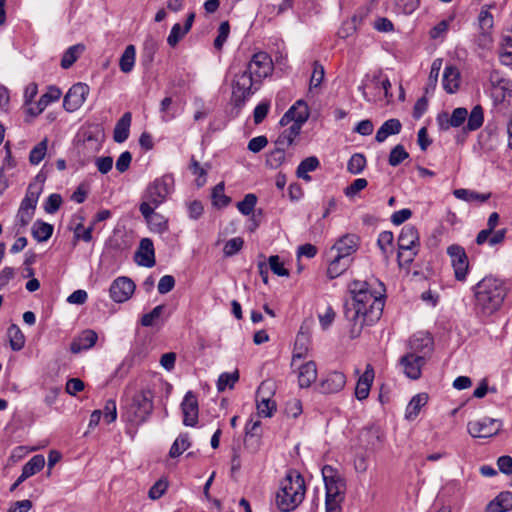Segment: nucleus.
Segmentation results:
<instances>
[{
	"instance_id": "f257e3e1",
	"label": "nucleus",
	"mask_w": 512,
	"mask_h": 512,
	"mask_svg": "<svg viewBox=\"0 0 512 512\" xmlns=\"http://www.w3.org/2000/svg\"><path fill=\"white\" fill-rule=\"evenodd\" d=\"M351 300L345 303L344 314L352 323V334H360L364 326L373 325L383 312L384 299L370 291L369 285L364 281H353L349 286Z\"/></svg>"
},
{
	"instance_id": "f03ea898",
	"label": "nucleus",
	"mask_w": 512,
	"mask_h": 512,
	"mask_svg": "<svg viewBox=\"0 0 512 512\" xmlns=\"http://www.w3.org/2000/svg\"><path fill=\"white\" fill-rule=\"evenodd\" d=\"M474 310L481 318H488L501 309L507 296V287L502 279L485 276L472 287Z\"/></svg>"
},
{
	"instance_id": "7ed1b4c3",
	"label": "nucleus",
	"mask_w": 512,
	"mask_h": 512,
	"mask_svg": "<svg viewBox=\"0 0 512 512\" xmlns=\"http://www.w3.org/2000/svg\"><path fill=\"white\" fill-rule=\"evenodd\" d=\"M305 493L303 476L296 470H289L279 483L275 505L281 512L293 511L303 502Z\"/></svg>"
},
{
	"instance_id": "20e7f679",
	"label": "nucleus",
	"mask_w": 512,
	"mask_h": 512,
	"mask_svg": "<svg viewBox=\"0 0 512 512\" xmlns=\"http://www.w3.org/2000/svg\"><path fill=\"white\" fill-rule=\"evenodd\" d=\"M322 476L326 490V512H341V503L344 500L346 490L344 479L329 465L323 467Z\"/></svg>"
},
{
	"instance_id": "39448f33",
	"label": "nucleus",
	"mask_w": 512,
	"mask_h": 512,
	"mask_svg": "<svg viewBox=\"0 0 512 512\" xmlns=\"http://www.w3.org/2000/svg\"><path fill=\"white\" fill-rule=\"evenodd\" d=\"M153 398L154 395L150 389H142L136 393L122 413L123 419L136 427L146 422L153 411Z\"/></svg>"
},
{
	"instance_id": "423d86ee",
	"label": "nucleus",
	"mask_w": 512,
	"mask_h": 512,
	"mask_svg": "<svg viewBox=\"0 0 512 512\" xmlns=\"http://www.w3.org/2000/svg\"><path fill=\"white\" fill-rule=\"evenodd\" d=\"M175 181L171 174H164L149 183L142 195L140 205L159 207L165 203L174 191Z\"/></svg>"
},
{
	"instance_id": "0eeeda50",
	"label": "nucleus",
	"mask_w": 512,
	"mask_h": 512,
	"mask_svg": "<svg viewBox=\"0 0 512 512\" xmlns=\"http://www.w3.org/2000/svg\"><path fill=\"white\" fill-rule=\"evenodd\" d=\"M261 82L255 79L245 68L234 74L231 101L237 108H242L246 101L259 90Z\"/></svg>"
},
{
	"instance_id": "6e6552de",
	"label": "nucleus",
	"mask_w": 512,
	"mask_h": 512,
	"mask_svg": "<svg viewBox=\"0 0 512 512\" xmlns=\"http://www.w3.org/2000/svg\"><path fill=\"white\" fill-rule=\"evenodd\" d=\"M398 263L409 266L415 259L420 248L419 233L415 226L405 225L398 236Z\"/></svg>"
},
{
	"instance_id": "1a4fd4ad",
	"label": "nucleus",
	"mask_w": 512,
	"mask_h": 512,
	"mask_svg": "<svg viewBox=\"0 0 512 512\" xmlns=\"http://www.w3.org/2000/svg\"><path fill=\"white\" fill-rule=\"evenodd\" d=\"M244 68L253 76L257 81L262 83V80L270 76L273 72L274 65L270 55L266 52L260 51L252 55Z\"/></svg>"
},
{
	"instance_id": "9d476101",
	"label": "nucleus",
	"mask_w": 512,
	"mask_h": 512,
	"mask_svg": "<svg viewBox=\"0 0 512 512\" xmlns=\"http://www.w3.org/2000/svg\"><path fill=\"white\" fill-rule=\"evenodd\" d=\"M502 423L498 419L483 417L467 423V431L473 438H490L499 433Z\"/></svg>"
},
{
	"instance_id": "9b49d317",
	"label": "nucleus",
	"mask_w": 512,
	"mask_h": 512,
	"mask_svg": "<svg viewBox=\"0 0 512 512\" xmlns=\"http://www.w3.org/2000/svg\"><path fill=\"white\" fill-rule=\"evenodd\" d=\"M447 254L451 259L455 278L458 281H464L467 277L469 268L468 256L465 249L458 244H452L447 248Z\"/></svg>"
},
{
	"instance_id": "f8f14e48",
	"label": "nucleus",
	"mask_w": 512,
	"mask_h": 512,
	"mask_svg": "<svg viewBox=\"0 0 512 512\" xmlns=\"http://www.w3.org/2000/svg\"><path fill=\"white\" fill-rule=\"evenodd\" d=\"M135 288V283L129 277L120 276L111 283L109 294L114 302L123 303L131 298Z\"/></svg>"
},
{
	"instance_id": "ddd939ff",
	"label": "nucleus",
	"mask_w": 512,
	"mask_h": 512,
	"mask_svg": "<svg viewBox=\"0 0 512 512\" xmlns=\"http://www.w3.org/2000/svg\"><path fill=\"white\" fill-rule=\"evenodd\" d=\"M89 91L90 89L87 84H74L64 96V109L68 112H74L78 110L86 101Z\"/></svg>"
},
{
	"instance_id": "4468645a",
	"label": "nucleus",
	"mask_w": 512,
	"mask_h": 512,
	"mask_svg": "<svg viewBox=\"0 0 512 512\" xmlns=\"http://www.w3.org/2000/svg\"><path fill=\"white\" fill-rule=\"evenodd\" d=\"M489 82L493 88V96L496 101H510L512 98V82L505 78L498 70L489 73Z\"/></svg>"
},
{
	"instance_id": "2eb2a0df",
	"label": "nucleus",
	"mask_w": 512,
	"mask_h": 512,
	"mask_svg": "<svg viewBox=\"0 0 512 512\" xmlns=\"http://www.w3.org/2000/svg\"><path fill=\"white\" fill-rule=\"evenodd\" d=\"M425 362L426 359L423 355L411 352L406 353L399 360L403 373L412 380L420 378Z\"/></svg>"
},
{
	"instance_id": "dca6fc26",
	"label": "nucleus",
	"mask_w": 512,
	"mask_h": 512,
	"mask_svg": "<svg viewBox=\"0 0 512 512\" xmlns=\"http://www.w3.org/2000/svg\"><path fill=\"white\" fill-rule=\"evenodd\" d=\"M309 118V109L306 103L298 100L292 105L280 119L281 126H288L289 124H298L302 128L304 123Z\"/></svg>"
},
{
	"instance_id": "f3484780",
	"label": "nucleus",
	"mask_w": 512,
	"mask_h": 512,
	"mask_svg": "<svg viewBox=\"0 0 512 512\" xmlns=\"http://www.w3.org/2000/svg\"><path fill=\"white\" fill-rule=\"evenodd\" d=\"M499 145L498 128L492 123H488L479 133L477 146L481 154H489L497 149Z\"/></svg>"
},
{
	"instance_id": "a211bd4d",
	"label": "nucleus",
	"mask_w": 512,
	"mask_h": 512,
	"mask_svg": "<svg viewBox=\"0 0 512 512\" xmlns=\"http://www.w3.org/2000/svg\"><path fill=\"white\" fill-rule=\"evenodd\" d=\"M358 247L359 237L355 234H345L335 242L331 250L336 252V256L352 261L351 256L357 251Z\"/></svg>"
},
{
	"instance_id": "6ab92c4d",
	"label": "nucleus",
	"mask_w": 512,
	"mask_h": 512,
	"mask_svg": "<svg viewBox=\"0 0 512 512\" xmlns=\"http://www.w3.org/2000/svg\"><path fill=\"white\" fill-rule=\"evenodd\" d=\"M158 207L139 205V211L149 225L151 231L164 233L168 230V220L161 214L155 212Z\"/></svg>"
},
{
	"instance_id": "aec40b11",
	"label": "nucleus",
	"mask_w": 512,
	"mask_h": 512,
	"mask_svg": "<svg viewBox=\"0 0 512 512\" xmlns=\"http://www.w3.org/2000/svg\"><path fill=\"white\" fill-rule=\"evenodd\" d=\"M346 384V376L340 371L329 372L319 384V390L324 394L338 393Z\"/></svg>"
},
{
	"instance_id": "412c9836",
	"label": "nucleus",
	"mask_w": 512,
	"mask_h": 512,
	"mask_svg": "<svg viewBox=\"0 0 512 512\" xmlns=\"http://www.w3.org/2000/svg\"><path fill=\"white\" fill-rule=\"evenodd\" d=\"M183 412V424L185 426H194L198 420V401L192 391H188L181 403Z\"/></svg>"
},
{
	"instance_id": "4be33fe9",
	"label": "nucleus",
	"mask_w": 512,
	"mask_h": 512,
	"mask_svg": "<svg viewBox=\"0 0 512 512\" xmlns=\"http://www.w3.org/2000/svg\"><path fill=\"white\" fill-rule=\"evenodd\" d=\"M98 339V335L94 330L87 329L82 331L77 337L73 339L70 344V350L74 354L92 348Z\"/></svg>"
},
{
	"instance_id": "5701e85b",
	"label": "nucleus",
	"mask_w": 512,
	"mask_h": 512,
	"mask_svg": "<svg viewBox=\"0 0 512 512\" xmlns=\"http://www.w3.org/2000/svg\"><path fill=\"white\" fill-rule=\"evenodd\" d=\"M136 262L144 267L151 268L155 265V252L152 240L143 238L136 252Z\"/></svg>"
},
{
	"instance_id": "b1692460",
	"label": "nucleus",
	"mask_w": 512,
	"mask_h": 512,
	"mask_svg": "<svg viewBox=\"0 0 512 512\" xmlns=\"http://www.w3.org/2000/svg\"><path fill=\"white\" fill-rule=\"evenodd\" d=\"M409 345L411 353L423 355L426 358V355L432 351L433 339L429 334L418 333L411 337Z\"/></svg>"
},
{
	"instance_id": "393cba45",
	"label": "nucleus",
	"mask_w": 512,
	"mask_h": 512,
	"mask_svg": "<svg viewBox=\"0 0 512 512\" xmlns=\"http://www.w3.org/2000/svg\"><path fill=\"white\" fill-rule=\"evenodd\" d=\"M298 367V383L301 388H308L317 379V367L314 361H307Z\"/></svg>"
},
{
	"instance_id": "a878e982",
	"label": "nucleus",
	"mask_w": 512,
	"mask_h": 512,
	"mask_svg": "<svg viewBox=\"0 0 512 512\" xmlns=\"http://www.w3.org/2000/svg\"><path fill=\"white\" fill-rule=\"evenodd\" d=\"M373 379L374 370L373 367L370 364H368L366 366L365 372L358 379L355 388V396L358 400H364L368 397Z\"/></svg>"
},
{
	"instance_id": "bb28decb",
	"label": "nucleus",
	"mask_w": 512,
	"mask_h": 512,
	"mask_svg": "<svg viewBox=\"0 0 512 512\" xmlns=\"http://www.w3.org/2000/svg\"><path fill=\"white\" fill-rule=\"evenodd\" d=\"M131 122L132 114L130 112H125L116 122L113 130V140L116 143H123L128 139L130 135Z\"/></svg>"
},
{
	"instance_id": "cd10ccee",
	"label": "nucleus",
	"mask_w": 512,
	"mask_h": 512,
	"mask_svg": "<svg viewBox=\"0 0 512 512\" xmlns=\"http://www.w3.org/2000/svg\"><path fill=\"white\" fill-rule=\"evenodd\" d=\"M35 210H36V208L33 206H29L22 202L20 203L19 209H18L16 217H15V224H14V226L16 228V234H20L24 231L26 226L33 219Z\"/></svg>"
},
{
	"instance_id": "c85d7f7f",
	"label": "nucleus",
	"mask_w": 512,
	"mask_h": 512,
	"mask_svg": "<svg viewBox=\"0 0 512 512\" xmlns=\"http://www.w3.org/2000/svg\"><path fill=\"white\" fill-rule=\"evenodd\" d=\"M442 85L447 93H455L460 85V73L452 65L446 66L443 72Z\"/></svg>"
},
{
	"instance_id": "c756f323",
	"label": "nucleus",
	"mask_w": 512,
	"mask_h": 512,
	"mask_svg": "<svg viewBox=\"0 0 512 512\" xmlns=\"http://www.w3.org/2000/svg\"><path fill=\"white\" fill-rule=\"evenodd\" d=\"M512 509V492H501L490 501L486 507L487 512H507Z\"/></svg>"
},
{
	"instance_id": "7c9ffc66",
	"label": "nucleus",
	"mask_w": 512,
	"mask_h": 512,
	"mask_svg": "<svg viewBox=\"0 0 512 512\" xmlns=\"http://www.w3.org/2000/svg\"><path fill=\"white\" fill-rule=\"evenodd\" d=\"M402 124L398 119L392 118L385 121L377 130L375 140L379 143L384 142L390 135L399 134Z\"/></svg>"
},
{
	"instance_id": "2f4dec72",
	"label": "nucleus",
	"mask_w": 512,
	"mask_h": 512,
	"mask_svg": "<svg viewBox=\"0 0 512 512\" xmlns=\"http://www.w3.org/2000/svg\"><path fill=\"white\" fill-rule=\"evenodd\" d=\"M301 127L298 124H289V127L284 129L275 141V145L289 148L292 146L301 132Z\"/></svg>"
},
{
	"instance_id": "473e14b6",
	"label": "nucleus",
	"mask_w": 512,
	"mask_h": 512,
	"mask_svg": "<svg viewBox=\"0 0 512 512\" xmlns=\"http://www.w3.org/2000/svg\"><path fill=\"white\" fill-rule=\"evenodd\" d=\"M45 465V458L43 455H35L33 456L22 468V472L20 475V481H25L29 477L35 475L37 472L41 471Z\"/></svg>"
},
{
	"instance_id": "72a5a7b5",
	"label": "nucleus",
	"mask_w": 512,
	"mask_h": 512,
	"mask_svg": "<svg viewBox=\"0 0 512 512\" xmlns=\"http://www.w3.org/2000/svg\"><path fill=\"white\" fill-rule=\"evenodd\" d=\"M428 402V394L419 393L412 397L406 407L405 417L408 420H414L418 415L423 406Z\"/></svg>"
},
{
	"instance_id": "f704fd0d",
	"label": "nucleus",
	"mask_w": 512,
	"mask_h": 512,
	"mask_svg": "<svg viewBox=\"0 0 512 512\" xmlns=\"http://www.w3.org/2000/svg\"><path fill=\"white\" fill-rule=\"evenodd\" d=\"M320 165V162L316 156H310L300 162L297 167L296 175L298 178L303 179L306 182L311 181L309 172L315 171Z\"/></svg>"
},
{
	"instance_id": "c9c22d12",
	"label": "nucleus",
	"mask_w": 512,
	"mask_h": 512,
	"mask_svg": "<svg viewBox=\"0 0 512 512\" xmlns=\"http://www.w3.org/2000/svg\"><path fill=\"white\" fill-rule=\"evenodd\" d=\"M453 195L457 199L468 202V203H472V202L483 203V202H486L491 197V193H478L474 190L464 189V188L455 189L453 191Z\"/></svg>"
},
{
	"instance_id": "e433bc0d",
	"label": "nucleus",
	"mask_w": 512,
	"mask_h": 512,
	"mask_svg": "<svg viewBox=\"0 0 512 512\" xmlns=\"http://www.w3.org/2000/svg\"><path fill=\"white\" fill-rule=\"evenodd\" d=\"M53 225L46 223L42 220H36L33 223L31 232L33 238L38 242L47 241L53 234Z\"/></svg>"
},
{
	"instance_id": "4c0bfd02",
	"label": "nucleus",
	"mask_w": 512,
	"mask_h": 512,
	"mask_svg": "<svg viewBox=\"0 0 512 512\" xmlns=\"http://www.w3.org/2000/svg\"><path fill=\"white\" fill-rule=\"evenodd\" d=\"M358 90L361 91L364 99L368 102H377L384 99L381 87H375L371 83V79H369L367 82H363L358 87Z\"/></svg>"
},
{
	"instance_id": "58836bf2",
	"label": "nucleus",
	"mask_w": 512,
	"mask_h": 512,
	"mask_svg": "<svg viewBox=\"0 0 512 512\" xmlns=\"http://www.w3.org/2000/svg\"><path fill=\"white\" fill-rule=\"evenodd\" d=\"M351 262V260L342 259L335 255L328 265V278L335 279L342 275L349 268Z\"/></svg>"
},
{
	"instance_id": "ea45409f",
	"label": "nucleus",
	"mask_w": 512,
	"mask_h": 512,
	"mask_svg": "<svg viewBox=\"0 0 512 512\" xmlns=\"http://www.w3.org/2000/svg\"><path fill=\"white\" fill-rule=\"evenodd\" d=\"M136 60V49L134 45H128L119 60V67L123 73H130Z\"/></svg>"
},
{
	"instance_id": "a19ab883",
	"label": "nucleus",
	"mask_w": 512,
	"mask_h": 512,
	"mask_svg": "<svg viewBox=\"0 0 512 512\" xmlns=\"http://www.w3.org/2000/svg\"><path fill=\"white\" fill-rule=\"evenodd\" d=\"M484 122V111L481 105H476L472 108L471 112L467 116V125L465 129L467 131L478 130Z\"/></svg>"
},
{
	"instance_id": "79ce46f5",
	"label": "nucleus",
	"mask_w": 512,
	"mask_h": 512,
	"mask_svg": "<svg viewBox=\"0 0 512 512\" xmlns=\"http://www.w3.org/2000/svg\"><path fill=\"white\" fill-rule=\"evenodd\" d=\"M10 347L14 351H20L25 345V337L16 324H11L7 330Z\"/></svg>"
},
{
	"instance_id": "37998d69",
	"label": "nucleus",
	"mask_w": 512,
	"mask_h": 512,
	"mask_svg": "<svg viewBox=\"0 0 512 512\" xmlns=\"http://www.w3.org/2000/svg\"><path fill=\"white\" fill-rule=\"evenodd\" d=\"M85 47L82 44L70 46L63 54L61 59V67L63 69L70 68L79 58Z\"/></svg>"
},
{
	"instance_id": "c03bdc74",
	"label": "nucleus",
	"mask_w": 512,
	"mask_h": 512,
	"mask_svg": "<svg viewBox=\"0 0 512 512\" xmlns=\"http://www.w3.org/2000/svg\"><path fill=\"white\" fill-rule=\"evenodd\" d=\"M48 138L45 137L35 145L29 153V162L31 165H38L46 156L48 150Z\"/></svg>"
},
{
	"instance_id": "a18cd8bd",
	"label": "nucleus",
	"mask_w": 512,
	"mask_h": 512,
	"mask_svg": "<svg viewBox=\"0 0 512 512\" xmlns=\"http://www.w3.org/2000/svg\"><path fill=\"white\" fill-rule=\"evenodd\" d=\"M288 149L287 147H282L280 145H275V149L272 150L266 159V165L270 168L276 169L280 165H282L285 161V151Z\"/></svg>"
},
{
	"instance_id": "49530a36",
	"label": "nucleus",
	"mask_w": 512,
	"mask_h": 512,
	"mask_svg": "<svg viewBox=\"0 0 512 512\" xmlns=\"http://www.w3.org/2000/svg\"><path fill=\"white\" fill-rule=\"evenodd\" d=\"M191 443L189 441L188 434H180L175 441L173 442L169 455L172 458H176L180 456L184 451H186L190 447Z\"/></svg>"
},
{
	"instance_id": "de8ad7c7",
	"label": "nucleus",
	"mask_w": 512,
	"mask_h": 512,
	"mask_svg": "<svg viewBox=\"0 0 512 512\" xmlns=\"http://www.w3.org/2000/svg\"><path fill=\"white\" fill-rule=\"evenodd\" d=\"M257 413L260 417H272L276 411V403L269 397L257 399Z\"/></svg>"
},
{
	"instance_id": "09e8293b",
	"label": "nucleus",
	"mask_w": 512,
	"mask_h": 512,
	"mask_svg": "<svg viewBox=\"0 0 512 512\" xmlns=\"http://www.w3.org/2000/svg\"><path fill=\"white\" fill-rule=\"evenodd\" d=\"M304 341L306 338L304 335H298L296 338V343L292 355V366H297L298 363L303 360L307 354L308 348L305 345Z\"/></svg>"
},
{
	"instance_id": "8fccbe9b",
	"label": "nucleus",
	"mask_w": 512,
	"mask_h": 512,
	"mask_svg": "<svg viewBox=\"0 0 512 512\" xmlns=\"http://www.w3.org/2000/svg\"><path fill=\"white\" fill-rule=\"evenodd\" d=\"M257 204V196L253 193L246 194L242 201L237 203V209L245 216L253 214Z\"/></svg>"
},
{
	"instance_id": "3c124183",
	"label": "nucleus",
	"mask_w": 512,
	"mask_h": 512,
	"mask_svg": "<svg viewBox=\"0 0 512 512\" xmlns=\"http://www.w3.org/2000/svg\"><path fill=\"white\" fill-rule=\"evenodd\" d=\"M239 379L238 371H234L231 373L224 372L220 374L217 381V389L219 392H223L226 388H233L235 383Z\"/></svg>"
},
{
	"instance_id": "603ef678",
	"label": "nucleus",
	"mask_w": 512,
	"mask_h": 512,
	"mask_svg": "<svg viewBox=\"0 0 512 512\" xmlns=\"http://www.w3.org/2000/svg\"><path fill=\"white\" fill-rule=\"evenodd\" d=\"M366 166V158L361 153H355L347 163V170L354 175L362 173Z\"/></svg>"
},
{
	"instance_id": "864d4df0",
	"label": "nucleus",
	"mask_w": 512,
	"mask_h": 512,
	"mask_svg": "<svg viewBox=\"0 0 512 512\" xmlns=\"http://www.w3.org/2000/svg\"><path fill=\"white\" fill-rule=\"evenodd\" d=\"M500 61L503 65H512V34H507L503 37Z\"/></svg>"
},
{
	"instance_id": "5fc2aeb1",
	"label": "nucleus",
	"mask_w": 512,
	"mask_h": 512,
	"mask_svg": "<svg viewBox=\"0 0 512 512\" xmlns=\"http://www.w3.org/2000/svg\"><path fill=\"white\" fill-rule=\"evenodd\" d=\"M212 201H213V205L218 208H224L230 203V201H231L230 197H228L224 194V184L223 183H219L214 187V189L212 191Z\"/></svg>"
},
{
	"instance_id": "6e6d98bb",
	"label": "nucleus",
	"mask_w": 512,
	"mask_h": 512,
	"mask_svg": "<svg viewBox=\"0 0 512 512\" xmlns=\"http://www.w3.org/2000/svg\"><path fill=\"white\" fill-rule=\"evenodd\" d=\"M41 192H42L41 186H39L36 183H30L27 188L25 197L22 199L21 202L36 208V205H37V202H38Z\"/></svg>"
},
{
	"instance_id": "4d7b16f0",
	"label": "nucleus",
	"mask_w": 512,
	"mask_h": 512,
	"mask_svg": "<svg viewBox=\"0 0 512 512\" xmlns=\"http://www.w3.org/2000/svg\"><path fill=\"white\" fill-rule=\"evenodd\" d=\"M394 240V235L391 231H382L378 235L377 245L384 254L385 257L389 256L392 244Z\"/></svg>"
},
{
	"instance_id": "13d9d810",
	"label": "nucleus",
	"mask_w": 512,
	"mask_h": 512,
	"mask_svg": "<svg viewBox=\"0 0 512 512\" xmlns=\"http://www.w3.org/2000/svg\"><path fill=\"white\" fill-rule=\"evenodd\" d=\"M188 32L189 31H185V27L181 26L179 23L174 24L167 37L168 45L175 47Z\"/></svg>"
},
{
	"instance_id": "bf43d9fd",
	"label": "nucleus",
	"mask_w": 512,
	"mask_h": 512,
	"mask_svg": "<svg viewBox=\"0 0 512 512\" xmlns=\"http://www.w3.org/2000/svg\"><path fill=\"white\" fill-rule=\"evenodd\" d=\"M408 157L409 154L405 151L404 147L398 144L391 150L388 162L391 166L396 167Z\"/></svg>"
},
{
	"instance_id": "052dcab7",
	"label": "nucleus",
	"mask_w": 512,
	"mask_h": 512,
	"mask_svg": "<svg viewBox=\"0 0 512 512\" xmlns=\"http://www.w3.org/2000/svg\"><path fill=\"white\" fill-rule=\"evenodd\" d=\"M371 83L376 87H381L383 92V98L389 102L392 98V94L390 93L391 82L387 77H382L381 75H374L371 78Z\"/></svg>"
},
{
	"instance_id": "680f3d73",
	"label": "nucleus",
	"mask_w": 512,
	"mask_h": 512,
	"mask_svg": "<svg viewBox=\"0 0 512 512\" xmlns=\"http://www.w3.org/2000/svg\"><path fill=\"white\" fill-rule=\"evenodd\" d=\"M165 306L164 305H158L152 309L149 313L144 314L141 317V325L144 327H151L153 326L156 321L160 318Z\"/></svg>"
},
{
	"instance_id": "e2e57ef3",
	"label": "nucleus",
	"mask_w": 512,
	"mask_h": 512,
	"mask_svg": "<svg viewBox=\"0 0 512 512\" xmlns=\"http://www.w3.org/2000/svg\"><path fill=\"white\" fill-rule=\"evenodd\" d=\"M244 241L241 237H234L228 240L223 248L225 257H231L237 254L243 247Z\"/></svg>"
},
{
	"instance_id": "0e129e2a",
	"label": "nucleus",
	"mask_w": 512,
	"mask_h": 512,
	"mask_svg": "<svg viewBox=\"0 0 512 512\" xmlns=\"http://www.w3.org/2000/svg\"><path fill=\"white\" fill-rule=\"evenodd\" d=\"M102 411V415L107 424L114 422L117 418V406L116 401L114 399H108L105 402L104 408Z\"/></svg>"
},
{
	"instance_id": "69168bd1",
	"label": "nucleus",
	"mask_w": 512,
	"mask_h": 512,
	"mask_svg": "<svg viewBox=\"0 0 512 512\" xmlns=\"http://www.w3.org/2000/svg\"><path fill=\"white\" fill-rule=\"evenodd\" d=\"M468 111L466 108L458 107L452 111L449 119V125L451 127H460L467 119Z\"/></svg>"
},
{
	"instance_id": "338daca9",
	"label": "nucleus",
	"mask_w": 512,
	"mask_h": 512,
	"mask_svg": "<svg viewBox=\"0 0 512 512\" xmlns=\"http://www.w3.org/2000/svg\"><path fill=\"white\" fill-rule=\"evenodd\" d=\"M229 33H230L229 23L227 21L222 22L218 28V35L214 40V47L217 50L222 49L224 43L226 42V40L229 36Z\"/></svg>"
},
{
	"instance_id": "774afa93",
	"label": "nucleus",
	"mask_w": 512,
	"mask_h": 512,
	"mask_svg": "<svg viewBox=\"0 0 512 512\" xmlns=\"http://www.w3.org/2000/svg\"><path fill=\"white\" fill-rule=\"evenodd\" d=\"M271 271L277 276H288L289 271L284 267L278 255H272L268 259Z\"/></svg>"
}]
</instances>
